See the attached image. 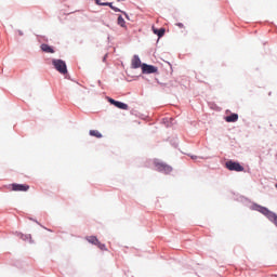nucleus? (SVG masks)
Segmentation results:
<instances>
[{
    "instance_id": "obj_7",
    "label": "nucleus",
    "mask_w": 277,
    "mask_h": 277,
    "mask_svg": "<svg viewBox=\"0 0 277 277\" xmlns=\"http://www.w3.org/2000/svg\"><path fill=\"white\" fill-rule=\"evenodd\" d=\"M226 122H237L239 120V115L232 114L227 117H225Z\"/></svg>"
},
{
    "instance_id": "obj_8",
    "label": "nucleus",
    "mask_w": 277,
    "mask_h": 277,
    "mask_svg": "<svg viewBox=\"0 0 277 277\" xmlns=\"http://www.w3.org/2000/svg\"><path fill=\"white\" fill-rule=\"evenodd\" d=\"M41 51L44 53H55V50H53L49 44L43 43L41 44Z\"/></svg>"
},
{
    "instance_id": "obj_13",
    "label": "nucleus",
    "mask_w": 277,
    "mask_h": 277,
    "mask_svg": "<svg viewBox=\"0 0 277 277\" xmlns=\"http://www.w3.org/2000/svg\"><path fill=\"white\" fill-rule=\"evenodd\" d=\"M117 23H118V25H120V27H124V25L127 24V22L122 17V15L118 16Z\"/></svg>"
},
{
    "instance_id": "obj_10",
    "label": "nucleus",
    "mask_w": 277,
    "mask_h": 277,
    "mask_svg": "<svg viewBox=\"0 0 277 277\" xmlns=\"http://www.w3.org/2000/svg\"><path fill=\"white\" fill-rule=\"evenodd\" d=\"M89 135L92 137H97V140H101L103 137V134L98 132V130H90Z\"/></svg>"
},
{
    "instance_id": "obj_19",
    "label": "nucleus",
    "mask_w": 277,
    "mask_h": 277,
    "mask_svg": "<svg viewBox=\"0 0 277 277\" xmlns=\"http://www.w3.org/2000/svg\"><path fill=\"white\" fill-rule=\"evenodd\" d=\"M106 58H107V56L104 57V62H105Z\"/></svg>"
},
{
    "instance_id": "obj_6",
    "label": "nucleus",
    "mask_w": 277,
    "mask_h": 277,
    "mask_svg": "<svg viewBox=\"0 0 277 277\" xmlns=\"http://www.w3.org/2000/svg\"><path fill=\"white\" fill-rule=\"evenodd\" d=\"M142 66V61L140 60V56L134 55L132 58V68H140Z\"/></svg>"
},
{
    "instance_id": "obj_4",
    "label": "nucleus",
    "mask_w": 277,
    "mask_h": 277,
    "mask_svg": "<svg viewBox=\"0 0 277 277\" xmlns=\"http://www.w3.org/2000/svg\"><path fill=\"white\" fill-rule=\"evenodd\" d=\"M142 72H143V75H153V74L157 72V67H155L153 65L143 64Z\"/></svg>"
},
{
    "instance_id": "obj_14",
    "label": "nucleus",
    "mask_w": 277,
    "mask_h": 277,
    "mask_svg": "<svg viewBox=\"0 0 277 277\" xmlns=\"http://www.w3.org/2000/svg\"><path fill=\"white\" fill-rule=\"evenodd\" d=\"M103 5H109V8H110L111 10H114V12H120V9L114 6V4H113L111 2H106V3H104Z\"/></svg>"
},
{
    "instance_id": "obj_17",
    "label": "nucleus",
    "mask_w": 277,
    "mask_h": 277,
    "mask_svg": "<svg viewBox=\"0 0 277 277\" xmlns=\"http://www.w3.org/2000/svg\"><path fill=\"white\" fill-rule=\"evenodd\" d=\"M176 26L180 27V29H183V27H185V25H183V23H177Z\"/></svg>"
},
{
    "instance_id": "obj_9",
    "label": "nucleus",
    "mask_w": 277,
    "mask_h": 277,
    "mask_svg": "<svg viewBox=\"0 0 277 277\" xmlns=\"http://www.w3.org/2000/svg\"><path fill=\"white\" fill-rule=\"evenodd\" d=\"M87 241H89V243H92L93 246H97V243L100 242L96 236H88Z\"/></svg>"
},
{
    "instance_id": "obj_2",
    "label": "nucleus",
    "mask_w": 277,
    "mask_h": 277,
    "mask_svg": "<svg viewBox=\"0 0 277 277\" xmlns=\"http://www.w3.org/2000/svg\"><path fill=\"white\" fill-rule=\"evenodd\" d=\"M154 166L158 172H163V174H170V172H172V167L167 164L166 162L155 160Z\"/></svg>"
},
{
    "instance_id": "obj_16",
    "label": "nucleus",
    "mask_w": 277,
    "mask_h": 277,
    "mask_svg": "<svg viewBox=\"0 0 277 277\" xmlns=\"http://www.w3.org/2000/svg\"><path fill=\"white\" fill-rule=\"evenodd\" d=\"M108 101H109L110 105H116V103H118V101H116L114 98H109Z\"/></svg>"
},
{
    "instance_id": "obj_3",
    "label": "nucleus",
    "mask_w": 277,
    "mask_h": 277,
    "mask_svg": "<svg viewBox=\"0 0 277 277\" xmlns=\"http://www.w3.org/2000/svg\"><path fill=\"white\" fill-rule=\"evenodd\" d=\"M225 168L229 170L230 172H243V166H241L239 162H235L233 160H228L225 163Z\"/></svg>"
},
{
    "instance_id": "obj_15",
    "label": "nucleus",
    "mask_w": 277,
    "mask_h": 277,
    "mask_svg": "<svg viewBox=\"0 0 277 277\" xmlns=\"http://www.w3.org/2000/svg\"><path fill=\"white\" fill-rule=\"evenodd\" d=\"M96 246L100 250L107 251V247L104 243H101V241Z\"/></svg>"
},
{
    "instance_id": "obj_11",
    "label": "nucleus",
    "mask_w": 277,
    "mask_h": 277,
    "mask_svg": "<svg viewBox=\"0 0 277 277\" xmlns=\"http://www.w3.org/2000/svg\"><path fill=\"white\" fill-rule=\"evenodd\" d=\"M115 107H118V109H124V110L129 109V105H127V104H124L122 102H117L115 104Z\"/></svg>"
},
{
    "instance_id": "obj_5",
    "label": "nucleus",
    "mask_w": 277,
    "mask_h": 277,
    "mask_svg": "<svg viewBox=\"0 0 277 277\" xmlns=\"http://www.w3.org/2000/svg\"><path fill=\"white\" fill-rule=\"evenodd\" d=\"M12 192H29V185L27 184H12Z\"/></svg>"
},
{
    "instance_id": "obj_12",
    "label": "nucleus",
    "mask_w": 277,
    "mask_h": 277,
    "mask_svg": "<svg viewBox=\"0 0 277 277\" xmlns=\"http://www.w3.org/2000/svg\"><path fill=\"white\" fill-rule=\"evenodd\" d=\"M154 34H157L158 38H163L166 34V28H160L158 30H154Z\"/></svg>"
},
{
    "instance_id": "obj_18",
    "label": "nucleus",
    "mask_w": 277,
    "mask_h": 277,
    "mask_svg": "<svg viewBox=\"0 0 277 277\" xmlns=\"http://www.w3.org/2000/svg\"><path fill=\"white\" fill-rule=\"evenodd\" d=\"M95 1H96L97 5H103V4H105V2H101V0H95Z\"/></svg>"
},
{
    "instance_id": "obj_1",
    "label": "nucleus",
    "mask_w": 277,
    "mask_h": 277,
    "mask_svg": "<svg viewBox=\"0 0 277 277\" xmlns=\"http://www.w3.org/2000/svg\"><path fill=\"white\" fill-rule=\"evenodd\" d=\"M52 65L54 66L55 70H57V72H60L61 75H66V72H68V68L66 67V62L62 60L54 58L52 61Z\"/></svg>"
}]
</instances>
